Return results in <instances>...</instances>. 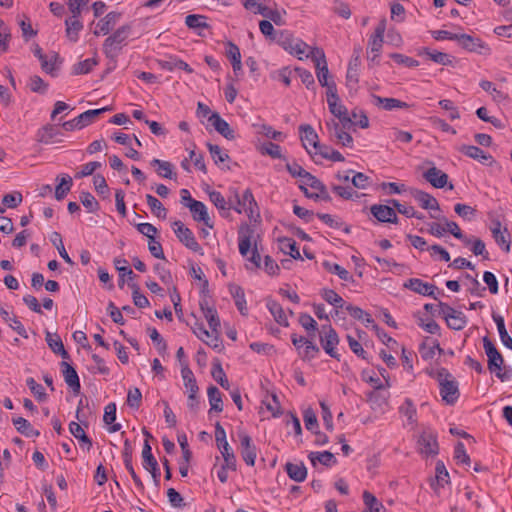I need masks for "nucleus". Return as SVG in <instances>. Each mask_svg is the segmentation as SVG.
Here are the masks:
<instances>
[{"instance_id":"4be33fe9","label":"nucleus","mask_w":512,"mask_h":512,"mask_svg":"<svg viewBox=\"0 0 512 512\" xmlns=\"http://www.w3.org/2000/svg\"><path fill=\"white\" fill-rule=\"evenodd\" d=\"M299 130L302 133L301 141H302V144H303L304 148L306 149V151L309 154H311V151L308 149L307 143L309 145H311L313 148H315L316 150H318L319 146H321V144L319 143L318 135L315 132V130L313 129V127L309 124H303V125H300Z\"/></svg>"},{"instance_id":"a19ab883","label":"nucleus","mask_w":512,"mask_h":512,"mask_svg":"<svg viewBox=\"0 0 512 512\" xmlns=\"http://www.w3.org/2000/svg\"><path fill=\"white\" fill-rule=\"evenodd\" d=\"M70 433L79 440L81 446H86L89 451L92 447V440L86 435L81 425L77 422L72 421L69 424Z\"/></svg>"},{"instance_id":"0e129e2a","label":"nucleus","mask_w":512,"mask_h":512,"mask_svg":"<svg viewBox=\"0 0 512 512\" xmlns=\"http://www.w3.org/2000/svg\"><path fill=\"white\" fill-rule=\"evenodd\" d=\"M299 323L313 338L317 330V322L307 313H301L299 316Z\"/></svg>"},{"instance_id":"774afa93","label":"nucleus","mask_w":512,"mask_h":512,"mask_svg":"<svg viewBox=\"0 0 512 512\" xmlns=\"http://www.w3.org/2000/svg\"><path fill=\"white\" fill-rule=\"evenodd\" d=\"M454 459L458 464H465L467 466L471 464L470 456L467 454L464 444L460 441L455 445Z\"/></svg>"},{"instance_id":"c9c22d12","label":"nucleus","mask_w":512,"mask_h":512,"mask_svg":"<svg viewBox=\"0 0 512 512\" xmlns=\"http://www.w3.org/2000/svg\"><path fill=\"white\" fill-rule=\"evenodd\" d=\"M207 394H208V399H209V403L211 406L209 413H211L212 411L222 412L223 411V401H222V394H221L220 390L216 386L211 385L207 389Z\"/></svg>"},{"instance_id":"603ef678","label":"nucleus","mask_w":512,"mask_h":512,"mask_svg":"<svg viewBox=\"0 0 512 512\" xmlns=\"http://www.w3.org/2000/svg\"><path fill=\"white\" fill-rule=\"evenodd\" d=\"M207 17L199 14H189L185 18V24L190 29H207L210 25L206 22Z\"/></svg>"},{"instance_id":"864d4df0","label":"nucleus","mask_w":512,"mask_h":512,"mask_svg":"<svg viewBox=\"0 0 512 512\" xmlns=\"http://www.w3.org/2000/svg\"><path fill=\"white\" fill-rule=\"evenodd\" d=\"M146 201L149 205L152 213L158 218L165 219L167 216V209L163 206V204L153 195L147 194Z\"/></svg>"},{"instance_id":"412c9836","label":"nucleus","mask_w":512,"mask_h":512,"mask_svg":"<svg viewBox=\"0 0 512 512\" xmlns=\"http://www.w3.org/2000/svg\"><path fill=\"white\" fill-rule=\"evenodd\" d=\"M430 217L433 219L439 220L441 223L444 224V228L446 229V232L451 233L455 238L463 241L465 245H470L471 239L467 238L463 235L461 229L459 228L458 224L454 221H449L446 217L440 216L439 214L430 213Z\"/></svg>"},{"instance_id":"c85d7f7f","label":"nucleus","mask_w":512,"mask_h":512,"mask_svg":"<svg viewBox=\"0 0 512 512\" xmlns=\"http://www.w3.org/2000/svg\"><path fill=\"white\" fill-rule=\"evenodd\" d=\"M229 292L235 301V305L242 315H247V306L245 300V293L241 286L237 284L229 285Z\"/></svg>"},{"instance_id":"423d86ee","label":"nucleus","mask_w":512,"mask_h":512,"mask_svg":"<svg viewBox=\"0 0 512 512\" xmlns=\"http://www.w3.org/2000/svg\"><path fill=\"white\" fill-rule=\"evenodd\" d=\"M320 343L324 351L332 358L340 360V354L336 350L339 337L331 325H322L320 331Z\"/></svg>"},{"instance_id":"cd10ccee","label":"nucleus","mask_w":512,"mask_h":512,"mask_svg":"<svg viewBox=\"0 0 512 512\" xmlns=\"http://www.w3.org/2000/svg\"><path fill=\"white\" fill-rule=\"evenodd\" d=\"M46 342L49 348L57 355H60L63 359H69L70 355L65 350L63 342L58 334H51L46 332Z\"/></svg>"},{"instance_id":"a878e982","label":"nucleus","mask_w":512,"mask_h":512,"mask_svg":"<svg viewBox=\"0 0 512 512\" xmlns=\"http://www.w3.org/2000/svg\"><path fill=\"white\" fill-rule=\"evenodd\" d=\"M361 65V61H357V59H350L347 74H346V85L350 91H356L358 82H359V67Z\"/></svg>"},{"instance_id":"6e6552de","label":"nucleus","mask_w":512,"mask_h":512,"mask_svg":"<svg viewBox=\"0 0 512 512\" xmlns=\"http://www.w3.org/2000/svg\"><path fill=\"white\" fill-rule=\"evenodd\" d=\"M238 437L240 440V453L244 462L253 467L257 457V448L254 445L252 438L244 431H238Z\"/></svg>"},{"instance_id":"5fc2aeb1","label":"nucleus","mask_w":512,"mask_h":512,"mask_svg":"<svg viewBox=\"0 0 512 512\" xmlns=\"http://www.w3.org/2000/svg\"><path fill=\"white\" fill-rule=\"evenodd\" d=\"M50 240H51L52 244L57 248V250H58L60 256L63 258V260L67 264L73 265L74 262L72 261V259L70 258V256L68 255V253L65 250L60 233L53 232L51 234Z\"/></svg>"},{"instance_id":"79ce46f5","label":"nucleus","mask_w":512,"mask_h":512,"mask_svg":"<svg viewBox=\"0 0 512 512\" xmlns=\"http://www.w3.org/2000/svg\"><path fill=\"white\" fill-rule=\"evenodd\" d=\"M111 110L110 107H103L100 109L87 110L77 116V122L80 123L81 128L90 125L102 113Z\"/></svg>"},{"instance_id":"c03bdc74","label":"nucleus","mask_w":512,"mask_h":512,"mask_svg":"<svg viewBox=\"0 0 512 512\" xmlns=\"http://www.w3.org/2000/svg\"><path fill=\"white\" fill-rule=\"evenodd\" d=\"M211 375L213 379L224 389L228 390L230 387L229 381L226 377V374L222 368L221 362L219 359H215L213 361Z\"/></svg>"},{"instance_id":"8fccbe9b","label":"nucleus","mask_w":512,"mask_h":512,"mask_svg":"<svg viewBox=\"0 0 512 512\" xmlns=\"http://www.w3.org/2000/svg\"><path fill=\"white\" fill-rule=\"evenodd\" d=\"M479 85L484 91L490 93L493 100L498 103L508 99V95L505 94L503 91L498 90L491 81L482 80L480 81Z\"/></svg>"},{"instance_id":"e433bc0d","label":"nucleus","mask_w":512,"mask_h":512,"mask_svg":"<svg viewBox=\"0 0 512 512\" xmlns=\"http://www.w3.org/2000/svg\"><path fill=\"white\" fill-rule=\"evenodd\" d=\"M254 13L262 15L263 17L269 19L270 22L272 21L278 26L285 24V21L278 10L270 9L265 5H257V10H254Z\"/></svg>"},{"instance_id":"aec40b11","label":"nucleus","mask_w":512,"mask_h":512,"mask_svg":"<svg viewBox=\"0 0 512 512\" xmlns=\"http://www.w3.org/2000/svg\"><path fill=\"white\" fill-rule=\"evenodd\" d=\"M254 230L248 224H243L240 226L238 231V244H239V252L243 257H246L250 247H251V238L253 236Z\"/></svg>"},{"instance_id":"b1692460","label":"nucleus","mask_w":512,"mask_h":512,"mask_svg":"<svg viewBox=\"0 0 512 512\" xmlns=\"http://www.w3.org/2000/svg\"><path fill=\"white\" fill-rule=\"evenodd\" d=\"M187 207L189 208L195 221L203 222L207 227H213V224L210 222L207 208L203 202L193 201L191 204H187Z\"/></svg>"},{"instance_id":"9b49d317","label":"nucleus","mask_w":512,"mask_h":512,"mask_svg":"<svg viewBox=\"0 0 512 512\" xmlns=\"http://www.w3.org/2000/svg\"><path fill=\"white\" fill-rule=\"evenodd\" d=\"M403 286L415 293L438 300V296L435 294L438 288L433 284L422 281L421 279L410 278L403 284Z\"/></svg>"},{"instance_id":"0eeeda50","label":"nucleus","mask_w":512,"mask_h":512,"mask_svg":"<svg viewBox=\"0 0 512 512\" xmlns=\"http://www.w3.org/2000/svg\"><path fill=\"white\" fill-rule=\"evenodd\" d=\"M174 232L178 238V240L188 249L193 252H199L201 250V246L197 242L193 232L186 227L180 220H176L172 223Z\"/></svg>"},{"instance_id":"4468645a","label":"nucleus","mask_w":512,"mask_h":512,"mask_svg":"<svg viewBox=\"0 0 512 512\" xmlns=\"http://www.w3.org/2000/svg\"><path fill=\"white\" fill-rule=\"evenodd\" d=\"M327 128L329 131V135L332 139H334L338 144H341L345 147H351L353 144V138L349 134V129H341L336 125V121L332 120L327 123Z\"/></svg>"},{"instance_id":"bf43d9fd","label":"nucleus","mask_w":512,"mask_h":512,"mask_svg":"<svg viewBox=\"0 0 512 512\" xmlns=\"http://www.w3.org/2000/svg\"><path fill=\"white\" fill-rule=\"evenodd\" d=\"M316 153L320 154L324 159H328L331 161H343L344 160L343 155L339 151H337L327 145L319 146V149L317 150Z\"/></svg>"},{"instance_id":"a211bd4d","label":"nucleus","mask_w":512,"mask_h":512,"mask_svg":"<svg viewBox=\"0 0 512 512\" xmlns=\"http://www.w3.org/2000/svg\"><path fill=\"white\" fill-rule=\"evenodd\" d=\"M122 455H123L124 465H125L126 469L128 470V472L130 473V475L133 479V482L139 489L144 490V484L141 481L140 477L136 474V472L133 468V465H132L133 464L132 447H131L130 441L128 439H126L124 441V449H123Z\"/></svg>"},{"instance_id":"dca6fc26","label":"nucleus","mask_w":512,"mask_h":512,"mask_svg":"<svg viewBox=\"0 0 512 512\" xmlns=\"http://www.w3.org/2000/svg\"><path fill=\"white\" fill-rule=\"evenodd\" d=\"M60 366L66 384L75 394H79L81 384L75 368L66 361H62Z\"/></svg>"},{"instance_id":"9d476101","label":"nucleus","mask_w":512,"mask_h":512,"mask_svg":"<svg viewBox=\"0 0 512 512\" xmlns=\"http://www.w3.org/2000/svg\"><path fill=\"white\" fill-rule=\"evenodd\" d=\"M456 41L463 49L469 52H476L479 54L490 52L488 45L478 37H473L468 34H458Z\"/></svg>"},{"instance_id":"bb28decb","label":"nucleus","mask_w":512,"mask_h":512,"mask_svg":"<svg viewBox=\"0 0 512 512\" xmlns=\"http://www.w3.org/2000/svg\"><path fill=\"white\" fill-rule=\"evenodd\" d=\"M378 372L379 374L376 373L374 369H364L361 372V379L368 383L372 389H384V386L379 377V375L384 377V368L378 367Z\"/></svg>"},{"instance_id":"ea45409f","label":"nucleus","mask_w":512,"mask_h":512,"mask_svg":"<svg viewBox=\"0 0 512 512\" xmlns=\"http://www.w3.org/2000/svg\"><path fill=\"white\" fill-rule=\"evenodd\" d=\"M217 448L219 449V451L223 457L225 466L229 467V469L231 471H236L237 460H236L234 451L231 448V446L229 445V443L227 442V443L221 444L220 446H217Z\"/></svg>"},{"instance_id":"f3484780","label":"nucleus","mask_w":512,"mask_h":512,"mask_svg":"<svg viewBox=\"0 0 512 512\" xmlns=\"http://www.w3.org/2000/svg\"><path fill=\"white\" fill-rule=\"evenodd\" d=\"M240 208L245 211L249 219L260 217L257 202L254 199L251 189H246L240 199Z\"/></svg>"},{"instance_id":"49530a36","label":"nucleus","mask_w":512,"mask_h":512,"mask_svg":"<svg viewBox=\"0 0 512 512\" xmlns=\"http://www.w3.org/2000/svg\"><path fill=\"white\" fill-rule=\"evenodd\" d=\"M151 165L157 166L156 172L159 176L167 179L176 178V173L173 172V165L170 162L153 159Z\"/></svg>"},{"instance_id":"72a5a7b5","label":"nucleus","mask_w":512,"mask_h":512,"mask_svg":"<svg viewBox=\"0 0 512 512\" xmlns=\"http://www.w3.org/2000/svg\"><path fill=\"white\" fill-rule=\"evenodd\" d=\"M12 423L16 430L26 437L39 436L40 432L35 430L30 422L23 417L12 418Z\"/></svg>"},{"instance_id":"4d7b16f0","label":"nucleus","mask_w":512,"mask_h":512,"mask_svg":"<svg viewBox=\"0 0 512 512\" xmlns=\"http://www.w3.org/2000/svg\"><path fill=\"white\" fill-rule=\"evenodd\" d=\"M72 184V178L69 175L62 177L61 182L55 188V198L58 201L64 199L70 191Z\"/></svg>"},{"instance_id":"393cba45","label":"nucleus","mask_w":512,"mask_h":512,"mask_svg":"<svg viewBox=\"0 0 512 512\" xmlns=\"http://www.w3.org/2000/svg\"><path fill=\"white\" fill-rule=\"evenodd\" d=\"M321 296L325 301L335 307L334 313H331L332 317H339L341 313L339 309H344L347 304L346 301L332 289H323Z\"/></svg>"},{"instance_id":"6e6d98bb","label":"nucleus","mask_w":512,"mask_h":512,"mask_svg":"<svg viewBox=\"0 0 512 512\" xmlns=\"http://www.w3.org/2000/svg\"><path fill=\"white\" fill-rule=\"evenodd\" d=\"M80 202L90 213H95L100 209V205L95 197L90 193L83 191L79 196Z\"/></svg>"},{"instance_id":"7c9ffc66","label":"nucleus","mask_w":512,"mask_h":512,"mask_svg":"<svg viewBox=\"0 0 512 512\" xmlns=\"http://www.w3.org/2000/svg\"><path fill=\"white\" fill-rule=\"evenodd\" d=\"M266 306H267L268 310L270 311V313L273 315L275 321L279 325L284 326V327L289 326V322L285 315V312H284L282 306L277 301H275L273 299H268Z\"/></svg>"},{"instance_id":"de8ad7c7","label":"nucleus","mask_w":512,"mask_h":512,"mask_svg":"<svg viewBox=\"0 0 512 512\" xmlns=\"http://www.w3.org/2000/svg\"><path fill=\"white\" fill-rule=\"evenodd\" d=\"M383 389H372L365 393L366 401L374 411L382 410L384 404Z\"/></svg>"},{"instance_id":"1a4fd4ad","label":"nucleus","mask_w":512,"mask_h":512,"mask_svg":"<svg viewBox=\"0 0 512 512\" xmlns=\"http://www.w3.org/2000/svg\"><path fill=\"white\" fill-rule=\"evenodd\" d=\"M419 452L422 455L435 456L439 452L437 435L431 431H423L417 441Z\"/></svg>"},{"instance_id":"39448f33","label":"nucleus","mask_w":512,"mask_h":512,"mask_svg":"<svg viewBox=\"0 0 512 512\" xmlns=\"http://www.w3.org/2000/svg\"><path fill=\"white\" fill-rule=\"evenodd\" d=\"M437 307H439L438 316L445 319L447 326L453 330H462L467 325V318L463 312L452 308L447 303L439 301Z\"/></svg>"},{"instance_id":"37998d69","label":"nucleus","mask_w":512,"mask_h":512,"mask_svg":"<svg viewBox=\"0 0 512 512\" xmlns=\"http://www.w3.org/2000/svg\"><path fill=\"white\" fill-rule=\"evenodd\" d=\"M66 36L71 42H77L79 32L83 29V24L79 19L68 18L65 20Z\"/></svg>"},{"instance_id":"680f3d73","label":"nucleus","mask_w":512,"mask_h":512,"mask_svg":"<svg viewBox=\"0 0 512 512\" xmlns=\"http://www.w3.org/2000/svg\"><path fill=\"white\" fill-rule=\"evenodd\" d=\"M363 501L366 506V509L363 512H380L382 504L369 491L363 492Z\"/></svg>"},{"instance_id":"f8f14e48","label":"nucleus","mask_w":512,"mask_h":512,"mask_svg":"<svg viewBox=\"0 0 512 512\" xmlns=\"http://www.w3.org/2000/svg\"><path fill=\"white\" fill-rule=\"evenodd\" d=\"M410 194L422 209L441 212L437 199L431 194L415 188L410 190Z\"/></svg>"},{"instance_id":"338daca9","label":"nucleus","mask_w":512,"mask_h":512,"mask_svg":"<svg viewBox=\"0 0 512 512\" xmlns=\"http://www.w3.org/2000/svg\"><path fill=\"white\" fill-rule=\"evenodd\" d=\"M319 352V347L312 340L307 339L303 350L299 351V355L303 360H311L315 358Z\"/></svg>"},{"instance_id":"09e8293b","label":"nucleus","mask_w":512,"mask_h":512,"mask_svg":"<svg viewBox=\"0 0 512 512\" xmlns=\"http://www.w3.org/2000/svg\"><path fill=\"white\" fill-rule=\"evenodd\" d=\"M492 236L495 242L506 252L510 251L511 246V234L507 227H504L503 231L494 230Z\"/></svg>"},{"instance_id":"7ed1b4c3","label":"nucleus","mask_w":512,"mask_h":512,"mask_svg":"<svg viewBox=\"0 0 512 512\" xmlns=\"http://www.w3.org/2000/svg\"><path fill=\"white\" fill-rule=\"evenodd\" d=\"M483 348L488 357V369L491 373H495L496 376L501 380L505 381L509 378L507 372H502V366L504 364V358L498 351L494 343L489 337L483 338Z\"/></svg>"},{"instance_id":"6ab92c4d","label":"nucleus","mask_w":512,"mask_h":512,"mask_svg":"<svg viewBox=\"0 0 512 512\" xmlns=\"http://www.w3.org/2000/svg\"><path fill=\"white\" fill-rule=\"evenodd\" d=\"M209 121L214 126L215 130L228 140L235 139V132L230 127L229 123L221 118L219 113L214 112L210 115Z\"/></svg>"},{"instance_id":"c756f323","label":"nucleus","mask_w":512,"mask_h":512,"mask_svg":"<svg viewBox=\"0 0 512 512\" xmlns=\"http://www.w3.org/2000/svg\"><path fill=\"white\" fill-rule=\"evenodd\" d=\"M181 376L184 382V386L188 393H198L199 387L196 382V378L189 368L188 363H182Z\"/></svg>"},{"instance_id":"20e7f679","label":"nucleus","mask_w":512,"mask_h":512,"mask_svg":"<svg viewBox=\"0 0 512 512\" xmlns=\"http://www.w3.org/2000/svg\"><path fill=\"white\" fill-rule=\"evenodd\" d=\"M384 43V19H381L375 32L370 36L367 46V60L372 65H380Z\"/></svg>"},{"instance_id":"f257e3e1","label":"nucleus","mask_w":512,"mask_h":512,"mask_svg":"<svg viewBox=\"0 0 512 512\" xmlns=\"http://www.w3.org/2000/svg\"><path fill=\"white\" fill-rule=\"evenodd\" d=\"M132 32V23H126L117 28L103 43V52L107 58L114 59L118 56L122 47Z\"/></svg>"},{"instance_id":"052dcab7","label":"nucleus","mask_w":512,"mask_h":512,"mask_svg":"<svg viewBox=\"0 0 512 512\" xmlns=\"http://www.w3.org/2000/svg\"><path fill=\"white\" fill-rule=\"evenodd\" d=\"M97 60L95 58H88L83 61L78 62L73 66V74L81 75L89 73L92 68L97 65Z\"/></svg>"},{"instance_id":"2f4dec72","label":"nucleus","mask_w":512,"mask_h":512,"mask_svg":"<svg viewBox=\"0 0 512 512\" xmlns=\"http://www.w3.org/2000/svg\"><path fill=\"white\" fill-rule=\"evenodd\" d=\"M418 55H427L430 60L435 63L448 66L452 64L451 56L447 53L440 51H431L429 48L423 47L418 50Z\"/></svg>"},{"instance_id":"f704fd0d","label":"nucleus","mask_w":512,"mask_h":512,"mask_svg":"<svg viewBox=\"0 0 512 512\" xmlns=\"http://www.w3.org/2000/svg\"><path fill=\"white\" fill-rule=\"evenodd\" d=\"M492 318L497 325V329H498L502 344L505 347L512 349V338L506 330L504 318L495 312L492 313Z\"/></svg>"},{"instance_id":"a18cd8bd","label":"nucleus","mask_w":512,"mask_h":512,"mask_svg":"<svg viewBox=\"0 0 512 512\" xmlns=\"http://www.w3.org/2000/svg\"><path fill=\"white\" fill-rule=\"evenodd\" d=\"M209 199L219 210V213L222 217L227 218L229 216L230 212H229V206L227 205V200L224 198V196L220 192L215 191V190L211 191L209 193Z\"/></svg>"},{"instance_id":"473e14b6","label":"nucleus","mask_w":512,"mask_h":512,"mask_svg":"<svg viewBox=\"0 0 512 512\" xmlns=\"http://www.w3.org/2000/svg\"><path fill=\"white\" fill-rule=\"evenodd\" d=\"M308 458L313 464V466H316L317 462H320L322 465L326 467H331L337 462L334 454L331 453L330 451L310 452Z\"/></svg>"},{"instance_id":"ddd939ff","label":"nucleus","mask_w":512,"mask_h":512,"mask_svg":"<svg viewBox=\"0 0 512 512\" xmlns=\"http://www.w3.org/2000/svg\"><path fill=\"white\" fill-rule=\"evenodd\" d=\"M458 151L482 164L492 165L495 162L492 155L474 145L464 144L458 148Z\"/></svg>"},{"instance_id":"e2e57ef3","label":"nucleus","mask_w":512,"mask_h":512,"mask_svg":"<svg viewBox=\"0 0 512 512\" xmlns=\"http://www.w3.org/2000/svg\"><path fill=\"white\" fill-rule=\"evenodd\" d=\"M127 405L132 409H139L142 402V393L139 388L133 387L128 390L127 393Z\"/></svg>"},{"instance_id":"3c124183","label":"nucleus","mask_w":512,"mask_h":512,"mask_svg":"<svg viewBox=\"0 0 512 512\" xmlns=\"http://www.w3.org/2000/svg\"><path fill=\"white\" fill-rule=\"evenodd\" d=\"M32 51H33L34 56L37 57L39 59V61L41 62L42 70L45 71L46 73L54 76V73H53V71L55 70L54 64L50 63L47 60V56L43 53L41 47L37 43L33 44Z\"/></svg>"},{"instance_id":"13d9d810","label":"nucleus","mask_w":512,"mask_h":512,"mask_svg":"<svg viewBox=\"0 0 512 512\" xmlns=\"http://www.w3.org/2000/svg\"><path fill=\"white\" fill-rule=\"evenodd\" d=\"M207 148L210 152L211 158L213 159L216 165H219V163L230 160V156L226 152L222 151L220 146L212 143H207Z\"/></svg>"},{"instance_id":"2eb2a0df","label":"nucleus","mask_w":512,"mask_h":512,"mask_svg":"<svg viewBox=\"0 0 512 512\" xmlns=\"http://www.w3.org/2000/svg\"><path fill=\"white\" fill-rule=\"evenodd\" d=\"M122 14L120 12L111 11L97 23V28L93 33L95 36L100 34L107 35L119 22Z\"/></svg>"},{"instance_id":"58836bf2","label":"nucleus","mask_w":512,"mask_h":512,"mask_svg":"<svg viewBox=\"0 0 512 512\" xmlns=\"http://www.w3.org/2000/svg\"><path fill=\"white\" fill-rule=\"evenodd\" d=\"M280 249L283 253L288 254L293 259H302L297 243L294 239L283 237L279 239Z\"/></svg>"},{"instance_id":"5701e85b","label":"nucleus","mask_w":512,"mask_h":512,"mask_svg":"<svg viewBox=\"0 0 512 512\" xmlns=\"http://www.w3.org/2000/svg\"><path fill=\"white\" fill-rule=\"evenodd\" d=\"M423 177L435 188H444L448 183V175L435 166L425 171Z\"/></svg>"},{"instance_id":"4c0bfd02","label":"nucleus","mask_w":512,"mask_h":512,"mask_svg":"<svg viewBox=\"0 0 512 512\" xmlns=\"http://www.w3.org/2000/svg\"><path fill=\"white\" fill-rule=\"evenodd\" d=\"M285 469L288 476L296 482H302L306 479L307 469L303 463L294 464L289 462L285 465Z\"/></svg>"},{"instance_id":"69168bd1","label":"nucleus","mask_w":512,"mask_h":512,"mask_svg":"<svg viewBox=\"0 0 512 512\" xmlns=\"http://www.w3.org/2000/svg\"><path fill=\"white\" fill-rule=\"evenodd\" d=\"M261 153L269 155L274 159H285L281 153V147L273 142H265L261 146Z\"/></svg>"},{"instance_id":"f03ea898","label":"nucleus","mask_w":512,"mask_h":512,"mask_svg":"<svg viewBox=\"0 0 512 512\" xmlns=\"http://www.w3.org/2000/svg\"><path fill=\"white\" fill-rule=\"evenodd\" d=\"M438 384L442 400L447 405H454L459 399L460 392L458 382L446 368H440L438 373Z\"/></svg>"}]
</instances>
